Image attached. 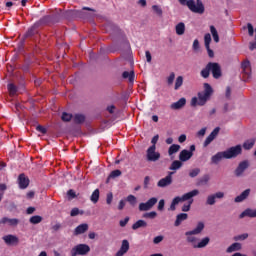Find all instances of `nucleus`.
I'll list each match as a JSON object with an SVG mask.
<instances>
[{"mask_svg":"<svg viewBox=\"0 0 256 256\" xmlns=\"http://www.w3.org/2000/svg\"><path fill=\"white\" fill-rule=\"evenodd\" d=\"M197 195H199V190L194 189L190 192L183 194L182 196H176L175 198H173L169 210L175 211L179 203L187 201V203L182 206V211L184 213L191 211V205H193V197H197Z\"/></svg>","mask_w":256,"mask_h":256,"instance_id":"f257e3e1","label":"nucleus"},{"mask_svg":"<svg viewBox=\"0 0 256 256\" xmlns=\"http://www.w3.org/2000/svg\"><path fill=\"white\" fill-rule=\"evenodd\" d=\"M211 95H213V88L209 83L204 84V91L198 93V97H193L191 99L190 105L191 107H197L199 105L200 107H203L207 104V101L211 99Z\"/></svg>","mask_w":256,"mask_h":256,"instance_id":"f03ea898","label":"nucleus"},{"mask_svg":"<svg viewBox=\"0 0 256 256\" xmlns=\"http://www.w3.org/2000/svg\"><path fill=\"white\" fill-rule=\"evenodd\" d=\"M195 235H197V234L192 233L191 230L185 232V237H186L187 243H190L191 247H193V249H205V247H207V245H209V243H211V238H209L208 236H206L202 239H199Z\"/></svg>","mask_w":256,"mask_h":256,"instance_id":"7ed1b4c3","label":"nucleus"},{"mask_svg":"<svg viewBox=\"0 0 256 256\" xmlns=\"http://www.w3.org/2000/svg\"><path fill=\"white\" fill-rule=\"evenodd\" d=\"M187 7L192 13H198V15H203L205 13V5H203L201 0H188Z\"/></svg>","mask_w":256,"mask_h":256,"instance_id":"20e7f679","label":"nucleus"},{"mask_svg":"<svg viewBox=\"0 0 256 256\" xmlns=\"http://www.w3.org/2000/svg\"><path fill=\"white\" fill-rule=\"evenodd\" d=\"M225 153V159H235L236 157H239L243 153V146L236 145L228 148Z\"/></svg>","mask_w":256,"mask_h":256,"instance_id":"39448f33","label":"nucleus"},{"mask_svg":"<svg viewBox=\"0 0 256 256\" xmlns=\"http://www.w3.org/2000/svg\"><path fill=\"white\" fill-rule=\"evenodd\" d=\"M161 159V153L157 152V146H150L146 150V160L155 163Z\"/></svg>","mask_w":256,"mask_h":256,"instance_id":"423d86ee","label":"nucleus"},{"mask_svg":"<svg viewBox=\"0 0 256 256\" xmlns=\"http://www.w3.org/2000/svg\"><path fill=\"white\" fill-rule=\"evenodd\" d=\"M91 251V247L87 244H78L74 246L71 250V256H77V255H87Z\"/></svg>","mask_w":256,"mask_h":256,"instance_id":"0eeeda50","label":"nucleus"},{"mask_svg":"<svg viewBox=\"0 0 256 256\" xmlns=\"http://www.w3.org/2000/svg\"><path fill=\"white\" fill-rule=\"evenodd\" d=\"M225 198V192L218 191L214 194H210L206 198V205L213 206L215 203H217V199H224Z\"/></svg>","mask_w":256,"mask_h":256,"instance_id":"6e6552de","label":"nucleus"},{"mask_svg":"<svg viewBox=\"0 0 256 256\" xmlns=\"http://www.w3.org/2000/svg\"><path fill=\"white\" fill-rule=\"evenodd\" d=\"M2 239L4 243L10 247H17V245H19V237H17V235L7 234L4 235Z\"/></svg>","mask_w":256,"mask_h":256,"instance_id":"1a4fd4ad","label":"nucleus"},{"mask_svg":"<svg viewBox=\"0 0 256 256\" xmlns=\"http://www.w3.org/2000/svg\"><path fill=\"white\" fill-rule=\"evenodd\" d=\"M247 169H249V161L244 160L238 164L237 168L234 171V175L236 177H243Z\"/></svg>","mask_w":256,"mask_h":256,"instance_id":"9d476101","label":"nucleus"},{"mask_svg":"<svg viewBox=\"0 0 256 256\" xmlns=\"http://www.w3.org/2000/svg\"><path fill=\"white\" fill-rule=\"evenodd\" d=\"M195 151V145L190 146V150L184 149L179 154V160L182 162L189 161L193 157V152Z\"/></svg>","mask_w":256,"mask_h":256,"instance_id":"9b49d317","label":"nucleus"},{"mask_svg":"<svg viewBox=\"0 0 256 256\" xmlns=\"http://www.w3.org/2000/svg\"><path fill=\"white\" fill-rule=\"evenodd\" d=\"M208 69H210L214 79L221 77V66L218 63H208Z\"/></svg>","mask_w":256,"mask_h":256,"instance_id":"f8f14e48","label":"nucleus"},{"mask_svg":"<svg viewBox=\"0 0 256 256\" xmlns=\"http://www.w3.org/2000/svg\"><path fill=\"white\" fill-rule=\"evenodd\" d=\"M175 172H169L168 175L160 179L157 183L158 187H169L173 183V175Z\"/></svg>","mask_w":256,"mask_h":256,"instance_id":"ddd939ff","label":"nucleus"},{"mask_svg":"<svg viewBox=\"0 0 256 256\" xmlns=\"http://www.w3.org/2000/svg\"><path fill=\"white\" fill-rule=\"evenodd\" d=\"M219 131L220 128L216 127L210 134L209 136L205 139L204 143H203V147H209V145H211V143H213V141H215V139L217 138V136L219 135Z\"/></svg>","mask_w":256,"mask_h":256,"instance_id":"4468645a","label":"nucleus"},{"mask_svg":"<svg viewBox=\"0 0 256 256\" xmlns=\"http://www.w3.org/2000/svg\"><path fill=\"white\" fill-rule=\"evenodd\" d=\"M0 225H9L10 227H17L19 225V219L3 217L0 219Z\"/></svg>","mask_w":256,"mask_h":256,"instance_id":"2eb2a0df","label":"nucleus"},{"mask_svg":"<svg viewBox=\"0 0 256 256\" xmlns=\"http://www.w3.org/2000/svg\"><path fill=\"white\" fill-rule=\"evenodd\" d=\"M247 29H248V35H250V37H253V34L255 33V41L254 42H250V51H254V49H256V29L253 28V24L248 23L247 24Z\"/></svg>","mask_w":256,"mask_h":256,"instance_id":"dca6fc26","label":"nucleus"},{"mask_svg":"<svg viewBox=\"0 0 256 256\" xmlns=\"http://www.w3.org/2000/svg\"><path fill=\"white\" fill-rule=\"evenodd\" d=\"M18 185L20 189H27L29 187V178L25 174H20L18 177Z\"/></svg>","mask_w":256,"mask_h":256,"instance_id":"f3484780","label":"nucleus"},{"mask_svg":"<svg viewBox=\"0 0 256 256\" xmlns=\"http://www.w3.org/2000/svg\"><path fill=\"white\" fill-rule=\"evenodd\" d=\"M187 104V99L185 98H180L177 102H174L170 105L171 109H174L175 111L182 109V107H185Z\"/></svg>","mask_w":256,"mask_h":256,"instance_id":"a211bd4d","label":"nucleus"},{"mask_svg":"<svg viewBox=\"0 0 256 256\" xmlns=\"http://www.w3.org/2000/svg\"><path fill=\"white\" fill-rule=\"evenodd\" d=\"M242 69L244 75H246L247 79H251V62L248 60L244 61L242 63Z\"/></svg>","mask_w":256,"mask_h":256,"instance_id":"6ab92c4d","label":"nucleus"},{"mask_svg":"<svg viewBox=\"0 0 256 256\" xmlns=\"http://www.w3.org/2000/svg\"><path fill=\"white\" fill-rule=\"evenodd\" d=\"M127 251H129V241L123 240L119 251L116 253V256H123L125 253H127Z\"/></svg>","mask_w":256,"mask_h":256,"instance_id":"aec40b11","label":"nucleus"},{"mask_svg":"<svg viewBox=\"0 0 256 256\" xmlns=\"http://www.w3.org/2000/svg\"><path fill=\"white\" fill-rule=\"evenodd\" d=\"M240 219H244V217H250V218H255L256 217V209H250L247 208L246 210H244L240 215H239Z\"/></svg>","mask_w":256,"mask_h":256,"instance_id":"412c9836","label":"nucleus"},{"mask_svg":"<svg viewBox=\"0 0 256 256\" xmlns=\"http://www.w3.org/2000/svg\"><path fill=\"white\" fill-rule=\"evenodd\" d=\"M86 231H89V224H80L75 228L74 235H83Z\"/></svg>","mask_w":256,"mask_h":256,"instance_id":"4be33fe9","label":"nucleus"},{"mask_svg":"<svg viewBox=\"0 0 256 256\" xmlns=\"http://www.w3.org/2000/svg\"><path fill=\"white\" fill-rule=\"evenodd\" d=\"M249 193H251L250 189H246L244 190L240 195H238L235 198V203H243V201H245V199H247V197H249Z\"/></svg>","mask_w":256,"mask_h":256,"instance_id":"5701e85b","label":"nucleus"},{"mask_svg":"<svg viewBox=\"0 0 256 256\" xmlns=\"http://www.w3.org/2000/svg\"><path fill=\"white\" fill-rule=\"evenodd\" d=\"M189 215L187 213H180L176 216V221L174 222L175 227H179L183 221H187Z\"/></svg>","mask_w":256,"mask_h":256,"instance_id":"b1692460","label":"nucleus"},{"mask_svg":"<svg viewBox=\"0 0 256 256\" xmlns=\"http://www.w3.org/2000/svg\"><path fill=\"white\" fill-rule=\"evenodd\" d=\"M203 229H205V223L204 222H198L196 227L192 231L191 233H195L196 235H201V233H203Z\"/></svg>","mask_w":256,"mask_h":256,"instance_id":"393cba45","label":"nucleus"},{"mask_svg":"<svg viewBox=\"0 0 256 256\" xmlns=\"http://www.w3.org/2000/svg\"><path fill=\"white\" fill-rule=\"evenodd\" d=\"M181 146L179 144H172L168 149L169 157H173L175 153H179Z\"/></svg>","mask_w":256,"mask_h":256,"instance_id":"a878e982","label":"nucleus"},{"mask_svg":"<svg viewBox=\"0 0 256 256\" xmlns=\"http://www.w3.org/2000/svg\"><path fill=\"white\" fill-rule=\"evenodd\" d=\"M222 159H225V151L216 153L214 156H212L211 161L212 163L217 164Z\"/></svg>","mask_w":256,"mask_h":256,"instance_id":"bb28decb","label":"nucleus"},{"mask_svg":"<svg viewBox=\"0 0 256 256\" xmlns=\"http://www.w3.org/2000/svg\"><path fill=\"white\" fill-rule=\"evenodd\" d=\"M176 35H185V23L180 22L175 26Z\"/></svg>","mask_w":256,"mask_h":256,"instance_id":"cd10ccee","label":"nucleus"},{"mask_svg":"<svg viewBox=\"0 0 256 256\" xmlns=\"http://www.w3.org/2000/svg\"><path fill=\"white\" fill-rule=\"evenodd\" d=\"M122 77H123V79H128V81L130 82V83H133V81L135 80V72H133V71H125V72H123V74H122Z\"/></svg>","mask_w":256,"mask_h":256,"instance_id":"c85d7f7f","label":"nucleus"},{"mask_svg":"<svg viewBox=\"0 0 256 256\" xmlns=\"http://www.w3.org/2000/svg\"><path fill=\"white\" fill-rule=\"evenodd\" d=\"M143 227H147V223L145 222V220H138L132 225V229L134 231H137V229H141Z\"/></svg>","mask_w":256,"mask_h":256,"instance_id":"c756f323","label":"nucleus"},{"mask_svg":"<svg viewBox=\"0 0 256 256\" xmlns=\"http://www.w3.org/2000/svg\"><path fill=\"white\" fill-rule=\"evenodd\" d=\"M181 167H183V163L179 160H175L172 162L169 169L170 171H178V169H181Z\"/></svg>","mask_w":256,"mask_h":256,"instance_id":"7c9ffc66","label":"nucleus"},{"mask_svg":"<svg viewBox=\"0 0 256 256\" xmlns=\"http://www.w3.org/2000/svg\"><path fill=\"white\" fill-rule=\"evenodd\" d=\"M241 249V243H233L227 248V253H233L235 251H240Z\"/></svg>","mask_w":256,"mask_h":256,"instance_id":"2f4dec72","label":"nucleus"},{"mask_svg":"<svg viewBox=\"0 0 256 256\" xmlns=\"http://www.w3.org/2000/svg\"><path fill=\"white\" fill-rule=\"evenodd\" d=\"M210 32L214 39V42L219 43V32H217V28H215V26H210Z\"/></svg>","mask_w":256,"mask_h":256,"instance_id":"473e14b6","label":"nucleus"},{"mask_svg":"<svg viewBox=\"0 0 256 256\" xmlns=\"http://www.w3.org/2000/svg\"><path fill=\"white\" fill-rule=\"evenodd\" d=\"M152 11L158 17H163V8L160 5H152Z\"/></svg>","mask_w":256,"mask_h":256,"instance_id":"72a5a7b5","label":"nucleus"},{"mask_svg":"<svg viewBox=\"0 0 256 256\" xmlns=\"http://www.w3.org/2000/svg\"><path fill=\"white\" fill-rule=\"evenodd\" d=\"M254 145H255V139L246 140L243 143V148L246 149V151H249V149H253Z\"/></svg>","mask_w":256,"mask_h":256,"instance_id":"f704fd0d","label":"nucleus"},{"mask_svg":"<svg viewBox=\"0 0 256 256\" xmlns=\"http://www.w3.org/2000/svg\"><path fill=\"white\" fill-rule=\"evenodd\" d=\"M126 201L131 205V207H135V205H137V197H135V195H128Z\"/></svg>","mask_w":256,"mask_h":256,"instance_id":"c9c22d12","label":"nucleus"},{"mask_svg":"<svg viewBox=\"0 0 256 256\" xmlns=\"http://www.w3.org/2000/svg\"><path fill=\"white\" fill-rule=\"evenodd\" d=\"M90 201L94 204L99 201V189L93 191L92 195L90 196Z\"/></svg>","mask_w":256,"mask_h":256,"instance_id":"e433bc0d","label":"nucleus"},{"mask_svg":"<svg viewBox=\"0 0 256 256\" xmlns=\"http://www.w3.org/2000/svg\"><path fill=\"white\" fill-rule=\"evenodd\" d=\"M183 85V76H178L175 81L174 89L175 91H178V89H181Z\"/></svg>","mask_w":256,"mask_h":256,"instance_id":"4c0bfd02","label":"nucleus"},{"mask_svg":"<svg viewBox=\"0 0 256 256\" xmlns=\"http://www.w3.org/2000/svg\"><path fill=\"white\" fill-rule=\"evenodd\" d=\"M8 91L11 96L17 95L18 88H17V86H15V84L10 83V84H8Z\"/></svg>","mask_w":256,"mask_h":256,"instance_id":"58836bf2","label":"nucleus"},{"mask_svg":"<svg viewBox=\"0 0 256 256\" xmlns=\"http://www.w3.org/2000/svg\"><path fill=\"white\" fill-rule=\"evenodd\" d=\"M41 221H43V218L39 215L32 216L30 218V223H32V225H37V224L41 223Z\"/></svg>","mask_w":256,"mask_h":256,"instance_id":"ea45409f","label":"nucleus"},{"mask_svg":"<svg viewBox=\"0 0 256 256\" xmlns=\"http://www.w3.org/2000/svg\"><path fill=\"white\" fill-rule=\"evenodd\" d=\"M204 45H205L206 49H209V47L211 45V34H209V33L205 34Z\"/></svg>","mask_w":256,"mask_h":256,"instance_id":"a19ab883","label":"nucleus"},{"mask_svg":"<svg viewBox=\"0 0 256 256\" xmlns=\"http://www.w3.org/2000/svg\"><path fill=\"white\" fill-rule=\"evenodd\" d=\"M249 237L248 233H243L234 237L235 241H245Z\"/></svg>","mask_w":256,"mask_h":256,"instance_id":"79ce46f5","label":"nucleus"},{"mask_svg":"<svg viewBox=\"0 0 256 256\" xmlns=\"http://www.w3.org/2000/svg\"><path fill=\"white\" fill-rule=\"evenodd\" d=\"M205 133H207V127H204L202 129H200L197 133H196V137H198V139H203V137H205Z\"/></svg>","mask_w":256,"mask_h":256,"instance_id":"37998d69","label":"nucleus"},{"mask_svg":"<svg viewBox=\"0 0 256 256\" xmlns=\"http://www.w3.org/2000/svg\"><path fill=\"white\" fill-rule=\"evenodd\" d=\"M117 177H121V170H114L110 173L108 179H115Z\"/></svg>","mask_w":256,"mask_h":256,"instance_id":"c03bdc74","label":"nucleus"},{"mask_svg":"<svg viewBox=\"0 0 256 256\" xmlns=\"http://www.w3.org/2000/svg\"><path fill=\"white\" fill-rule=\"evenodd\" d=\"M211 69L209 68V64H207V66L205 67V69H203L201 71V76L204 77V79H207V77H209V73H210Z\"/></svg>","mask_w":256,"mask_h":256,"instance_id":"a18cd8bd","label":"nucleus"},{"mask_svg":"<svg viewBox=\"0 0 256 256\" xmlns=\"http://www.w3.org/2000/svg\"><path fill=\"white\" fill-rule=\"evenodd\" d=\"M157 201H158L157 198L152 197L146 203L148 204V206H150V209H153V207H155V205H157Z\"/></svg>","mask_w":256,"mask_h":256,"instance_id":"49530a36","label":"nucleus"},{"mask_svg":"<svg viewBox=\"0 0 256 256\" xmlns=\"http://www.w3.org/2000/svg\"><path fill=\"white\" fill-rule=\"evenodd\" d=\"M74 121L76 123H83V121H85V116L83 114H76L74 116Z\"/></svg>","mask_w":256,"mask_h":256,"instance_id":"de8ad7c7","label":"nucleus"},{"mask_svg":"<svg viewBox=\"0 0 256 256\" xmlns=\"http://www.w3.org/2000/svg\"><path fill=\"white\" fill-rule=\"evenodd\" d=\"M150 206L147 202L139 204V211H150Z\"/></svg>","mask_w":256,"mask_h":256,"instance_id":"09e8293b","label":"nucleus"},{"mask_svg":"<svg viewBox=\"0 0 256 256\" xmlns=\"http://www.w3.org/2000/svg\"><path fill=\"white\" fill-rule=\"evenodd\" d=\"M143 217H144L145 219H155V217H157V212L152 211V212L145 213V214L143 215Z\"/></svg>","mask_w":256,"mask_h":256,"instance_id":"8fccbe9b","label":"nucleus"},{"mask_svg":"<svg viewBox=\"0 0 256 256\" xmlns=\"http://www.w3.org/2000/svg\"><path fill=\"white\" fill-rule=\"evenodd\" d=\"M62 121L69 122L71 119H73V115L70 113L64 112L61 117Z\"/></svg>","mask_w":256,"mask_h":256,"instance_id":"3c124183","label":"nucleus"},{"mask_svg":"<svg viewBox=\"0 0 256 256\" xmlns=\"http://www.w3.org/2000/svg\"><path fill=\"white\" fill-rule=\"evenodd\" d=\"M199 173H201V170L199 168H196L189 172V176L193 179V178L197 177V175H199Z\"/></svg>","mask_w":256,"mask_h":256,"instance_id":"603ef678","label":"nucleus"},{"mask_svg":"<svg viewBox=\"0 0 256 256\" xmlns=\"http://www.w3.org/2000/svg\"><path fill=\"white\" fill-rule=\"evenodd\" d=\"M163 239H165V236H163V235L154 237V239H153L154 245H159V243H161L163 241Z\"/></svg>","mask_w":256,"mask_h":256,"instance_id":"864d4df0","label":"nucleus"},{"mask_svg":"<svg viewBox=\"0 0 256 256\" xmlns=\"http://www.w3.org/2000/svg\"><path fill=\"white\" fill-rule=\"evenodd\" d=\"M175 81V74L174 72H171L169 76L167 77V83L168 85H173V82Z\"/></svg>","mask_w":256,"mask_h":256,"instance_id":"5fc2aeb1","label":"nucleus"},{"mask_svg":"<svg viewBox=\"0 0 256 256\" xmlns=\"http://www.w3.org/2000/svg\"><path fill=\"white\" fill-rule=\"evenodd\" d=\"M79 213L81 214V215H83V211H79V208H73L72 210H71V212H70V215H71V217H77V215H79Z\"/></svg>","mask_w":256,"mask_h":256,"instance_id":"6e6d98bb","label":"nucleus"},{"mask_svg":"<svg viewBox=\"0 0 256 256\" xmlns=\"http://www.w3.org/2000/svg\"><path fill=\"white\" fill-rule=\"evenodd\" d=\"M129 216L125 217L124 219L120 220L119 221V225L120 227H126L127 226V223H129Z\"/></svg>","mask_w":256,"mask_h":256,"instance_id":"4d7b16f0","label":"nucleus"},{"mask_svg":"<svg viewBox=\"0 0 256 256\" xmlns=\"http://www.w3.org/2000/svg\"><path fill=\"white\" fill-rule=\"evenodd\" d=\"M150 183H151V177L146 176V177L144 178V189H149Z\"/></svg>","mask_w":256,"mask_h":256,"instance_id":"13d9d810","label":"nucleus"},{"mask_svg":"<svg viewBox=\"0 0 256 256\" xmlns=\"http://www.w3.org/2000/svg\"><path fill=\"white\" fill-rule=\"evenodd\" d=\"M106 203H107V205H111V203H113V193L109 192L107 194Z\"/></svg>","mask_w":256,"mask_h":256,"instance_id":"bf43d9fd","label":"nucleus"},{"mask_svg":"<svg viewBox=\"0 0 256 256\" xmlns=\"http://www.w3.org/2000/svg\"><path fill=\"white\" fill-rule=\"evenodd\" d=\"M163 209H165V200H164V199H161V200L158 202V211H163Z\"/></svg>","mask_w":256,"mask_h":256,"instance_id":"052dcab7","label":"nucleus"},{"mask_svg":"<svg viewBox=\"0 0 256 256\" xmlns=\"http://www.w3.org/2000/svg\"><path fill=\"white\" fill-rule=\"evenodd\" d=\"M157 141H159V135H155L151 140V147H157Z\"/></svg>","mask_w":256,"mask_h":256,"instance_id":"680f3d73","label":"nucleus"},{"mask_svg":"<svg viewBox=\"0 0 256 256\" xmlns=\"http://www.w3.org/2000/svg\"><path fill=\"white\" fill-rule=\"evenodd\" d=\"M192 49H193L194 51H199V40H198V39H195V40L193 41Z\"/></svg>","mask_w":256,"mask_h":256,"instance_id":"e2e57ef3","label":"nucleus"},{"mask_svg":"<svg viewBox=\"0 0 256 256\" xmlns=\"http://www.w3.org/2000/svg\"><path fill=\"white\" fill-rule=\"evenodd\" d=\"M36 130L39 131V133H42L43 135H45V133H47V128L41 126V125H38L36 127Z\"/></svg>","mask_w":256,"mask_h":256,"instance_id":"0e129e2a","label":"nucleus"},{"mask_svg":"<svg viewBox=\"0 0 256 256\" xmlns=\"http://www.w3.org/2000/svg\"><path fill=\"white\" fill-rule=\"evenodd\" d=\"M145 57H146L147 63H151V61H152V56H151V52H149V50H147V51L145 52Z\"/></svg>","mask_w":256,"mask_h":256,"instance_id":"69168bd1","label":"nucleus"},{"mask_svg":"<svg viewBox=\"0 0 256 256\" xmlns=\"http://www.w3.org/2000/svg\"><path fill=\"white\" fill-rule=\"evenodd\" d=\"M119 211H123L125 209V200H120L118 204Z\"/></svg>","mask_w":256,"mask_h":256,"instance_id":"338daca9","label":"nucleus"},{"mask_svg":"<svg viewBox=\"0 0 256 256\" xmlns=\"http://www.w3.org/2000/svg\"><path fill=\"white\" fill-rule=\"evenodd\" d=\"M179 143H185L187 141V135L181 134L178 138Z\"/></svg>","mask_w":256,"mask_h":256,"instance_id":"774afa93","label":"nucleus"}]
</instances>
